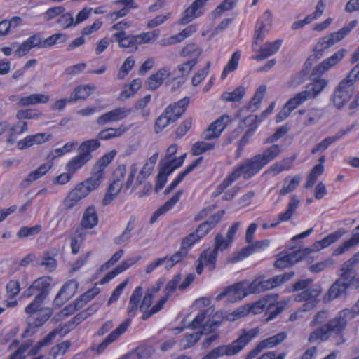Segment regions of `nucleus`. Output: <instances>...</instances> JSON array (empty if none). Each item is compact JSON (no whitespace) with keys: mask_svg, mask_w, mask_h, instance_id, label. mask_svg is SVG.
<instances>
[{"mask_svg":"<svg viewBox=\"0 0 359 359\" xmlns=\"http://www.w3.org/2000/svg\"><path fill=\"white\" fill-rule=\"evenodd\" d=\"M330 337V334L327 330V326L323 324L310 334L308 341L311 344L321 343L327 341Z\"/></svg>","mask_w":359,"mask_h":359,"instance_id":"obj_41","label":"nucleus"},{"mask_svg":"<svg viewBox=\"0 0 359 359\" xmlns=\"http://www.w3.org/2000/svg\"><path fill=\"white\" fill-rule=\"evenodd\" d=\"M41 229L42 226L40 224H36L31 227L22 226L19 229L18 232L17 233V236L20 238L34 236L39 234Z\"/></svg>","mask_w":359,"mask_h":359,"instance_id":"obj_60","label":"nucleus"},{"mask_svg":"<svg viewBox=\"0 0 359 359\" xmlns=\"http://www.w3.org/2000/svg\"><path fill=\"white\" fill-rule=\"evenodd\" d=\"M116 155V151H112L102 156L93 166V170L104 174V169L112 161Z\"/></svg>","mask_w":359,"mask_h":359,"instance_id":"obj_53","label":"nucleus"},{"mask_svg":"<svg viewBox=\"0 0 359 359\" xmlns=\"http://www.w3.org/2000/svg\"><path fill=\"white\" fill-rule=\"evenodd\" d=\"M250 282L247 280L235 283L227 287L217 297V300H221L228 297L229 300H241L249 294H251Z\"/></svg>","mask_w":359,"mask_h":359,"instance_id":"obj_7","label":"nucleus"},{"mask_svg":"<svg viewBox=\"0 0 359 359\" xmlns=\"http://www.w3.org/2000/svg\"><path fill=\"white\" fill-rule=\"evenodd\" d=\"M299 202L300 201L298 199L297 196L296 195H293L290 200L286 210L278 215V222L271 224L270 227H276L280 222L290 220L292 218V215L294 214L296 210L297 209L299 205Z\"/></svg>","mask_w":359,"mask_h":359,"instance_id":"obj_30","label":"nucleus"},{"mask_svg":"<svg viewBox=\"0 0 359 359\" xmlns=\"http://www.w3.org/2000/svg\"><path fill=\"white\" fill-rule=\"evenodd\" d=\"M203 158L200 157L195 160L191 164L186 168L185 170L182 171L177 177L171 182V184L165 189L164 194L165 195L170 194L178 184L184 179V177L192 172L202 161Z\"/></svg>","mask_w":359,"mask_h":359,"instance_id":"obj_33","label":"nucleus"},{"mask_svg":"<svg viewBox=\"0 0 359 359\" xmlns=\"http://www.w3.org/2000/svg\"><path fill=\"white\" fill-rule=\"evenodd\" d=\"M100 292L99 287H94L79 296L74 302L79 309L83 308L88 302L97 296Z\"/></svg>","mask_w":359,"mask_h":359,"instance_id":"obj_47","label":"nucleus"},{"mask_svg":"<svg viewBox=\"0 0 359 359\" xmlns=\"http://www.w3.org/2000/svg\"><path fill=\"white\" fill-rule=\"evenodd\" d=\"M258 327H255L244 332L234 341L229 345H222L205 355L202 359H217L226 355L231 356L239 353L259 333Z\"/></svg>","mask_w":359,"mask_h":359,"instance_id":"obj_2","label":"nucleus"},{"mask_svg":"<svg viewBox=\"0 0 359 359\" xmlns=\"http://www.w3.org/2000/svg\"><path fill=\"white\" fill-rule=\"evenodd\" d=\"M229 122V116H222L213 123L202 133V137L205 140H217L224 130L227 123Z\"/></svg>","mask_w":359,"mask_h":359,"instance_id":"obj_12","label":"nucleus"},{"mask_svg":"<svg viewBox=\"0 0 359 359\" xmlns=\"http://www.w3.org/2000/svg\"><path fill=\"white\" fill-rule=\"evenodd\" d=\"M133 112V109L118 107L100 116L97 119L99 126H104L113 122H118L126 118Z\"/></svg>","mask_w":359,"mask_h":359,"instance_id":"obj_11","label":"nucleus"},{"mask_svg":"<svg viewBox=\"0 0 359 359\" xmlns=\"http://www.w3.org/2000/svg\"><path fill=\"white\" fill-rule=\"evenodd\" d=\"M232 243V241H230V239L226 237L224 238L222 233H217L215 238V244L213 250H215L217 253L218 251H223L228 248Z\"/></svg>","mask_w":359,"mask_h":359,"instance_id":"obj_63","label":"nucleus"},{"mask_svg":"<svg viewBox=\"0 0 359 359\" xmlns=\"http://www.w3.org/2000/svg\"><path fill=\"white\" fill-rule=\"evenodd\" d=\"M346 50L341 49L334 53L330 57L324 60L318 65L313 71V74L322 75L332 67L338 64L345 55Z\"/></svg>","mask_w":359,"mask_h":359,"instance_id":"obj_18","label":"nucleus"},{"mask_svg":"<svg viewBox=\"0 0 359 359\" xmlns=\"http://www.w3.org/2000/svg\"><path fill=\"white\" fill-rule=\"evenodd\" d=\"M189 103V98L185 97L178 102L170 104L164 111L167 114V116H170L171 121L175 122L185 112Z\"/></svg>","mask_w":359,"mask_h":359,"instance_id":"obj_22","label":"nucleus"},{"mask_svg":"<svg viewBox=\"0 0 359 359\" xmlns=\"http://www.w3.org/2000/svg\"><path fill=\"white\" fill-rule=\"evenodd\" d=\"M78 286V283L75 280L72 279L65 283L60 291L65 296V299L68 300L76 293Z\"/></svg>","mask_w":359,"mask_h":359,"instance_id":"obj_57","label":"nucleus"},{"mask_svg":"<svg viewBox=\"0 0 359 359\" xmlns=\"http://www.w3.org/2000/svg\"><path fill=\"white\" fill-rule=\"evenodd\" d=\"M154 167L145 163L139 175L137 177L136 181L133 187V189H136L151 174Z\"/></svg>","mask_w":359,"mask_h":359,"instance_id":"obj_64","label":"nucleus"},{"mask_svg":"<svg viewBox=\"0 0 359 359\" xmlns=\"http://www.w3.org/2000/svg\"><path fill=\"white\" fill-rule=\"evenodd\" d=\"M128 128L121 125L118 128H107L100 131L97 135L99 140L107 141L122 136Z\"/></svg>","mask_w":359,"mask_h":359,"instance_id":"obj_36","label":"nucleus"},{"mask_svg":"<svg viewBox=\"0 0 359 359\" xmlns=\"http://www.w3.org/2000/svg\"><path fill=\"white\" fill-rule=\"evenodd\" d=\"M283 147L278 144H273L266 147L262 153L256 154L264 167L270 162L277 158L282 151Z\"/></svg>","mask_w":359,"mask_h":359,"instance_id":"obj_25","label":"nucleus"},{"mask_svg":"<svg viewBox=\"0 0 359 359\" xmlns=\"http://www.w3.org/2000/svg\"><path fill=\"white\" fill-rule=\"evenodd\" d=\"M301 177L299 176H294L290 181L288 182V178H285L284 184L282 189L280 190L279 194L281 196H285L296 189L299 184Z\"/></svg>","mask_w":359,"mask_h":359,"instance_id":"obj_59","label":"nucleus"},{"mask_svg":"<svg viewBox=\"0 0 359 359\" xmlns=\"http://www.w3.org/2000/svg\"><path fill=\"white\" fill-rule=\"evenodd\" d=\"M271 12L269 10H266L262 17L258 19L255 27L253 46L264 39L266 34L269 31L271 25Z\"/></svg>","mask_w":359,"mask_h":359,"instance_id":"obj_13","label":"nucleus"},{"mask_svg":"<svg viewBox=\"0 0 359 359\" xmlns=\"http://www.w3.org/2000/svg\"><path fill=\"white\" fill-rule=\"evenodd\" d=\"M204 6L200 1L195 0L183 13L179 22L185 25L204 14Z\"/></svg>","mask_w":359,"mask_h":359,"instance_id":"obj_20","label":"nucleus"},{"mask_svg":"<svg viewBox=\"0 0 359 359\" xmlns=\"http://www.w3.org/2000/svg\"><path fill=\"white\" fill-rule=\"evenodd\" d=\"M353 319L348 309H345L338 313V314L332 319L330 320L325 325L330 332L334 334H340L345 330L348 320Z\"/></svg>","mask_w":359,"mask_h":359,"instance_id":"obj_9","label":"nucleus"},{"mask_svg":"<svg viewBox=\"0 0 359 359\" xmlns=\"http://www.w3.org/2000/svg\"><path fill=\"white\" fill-rule=\"evenodd\" d=\"M182 190L177 191L175 195L168 201H166L163 205L157 209L150 218V223L154 224L156 222L157 219L162 215L165 214L168 211L170 210L176 203L180 201V198L182 194Z\"/></svg>","mask_w":359,"mask_h":359,"instance_id":"obj_32","label":"nucleus"},{"mask_svg":"<svg viewBox=\"0 0 359 359\" xmlns=\"http://www.w3.org/2000/svg\"><path fill=\"white\" fill-rule=\"evenodd\" d=\"M67 40V36L63 33H55L46 39H43V49L49 48L57 43H65Z\"/></svg>","mask_w":359,"mask_h":359,"instance_id":"obj_56","label":"nucleus"},{"mask_svg":"<svg viewBox=\"0 0 359 359\" xmlns=\"http://www.w3.org/2000/svg\"><path fill=\"white\" fill-rule=\"evenodd\" d=\"M53 311L50 308H44L36 313L31 318L27 319L29 326L39 327L42 326L52 316Z\"/></svg>","mask_w":359,"mask_h":359,"instance_id":"obj_37","label":"nucleus"},{"mask_svg":"<svg viewBox=\"0 0 359 359\" xmlns=\"http://www.w3.org/2000/svg\"><path fill=\"white\" fill-rule=\"evenodd\" d=\"M89 194L90 192L84 184L80 183L69 193L67 197L64 200V206L67 210H70Z\"/></svg>","mask_w":359,"mask_h":359,"instance_id":"obj_16","label":"nucleus"},{"mask_svg":"<svg viewBox=\"0 0 359 359\" xmlns=\"http://www.w3.org/2000/svg\"><path fill=\"white\" fill-rule=\"evenodd\" d=\"M287 334L285 332H281L277 334L261 341L259 343L264 349L270 348L281 344L287 339Z\"/></svg>","mask_w":359,"mask_h":359,"instance_id":"obj_48","label":"nucleus"},{"mask_svg":"<svg viewBox=\"0 0 359 359\" xmlns=\"http://www.w3.org/2000/svg\"><path fill=\"white\" fill-rule=\"evenodd\" d=\"M241 58V52L239 50L235 51L231 59L228 61L227 64L224 67L222 74H221V79L224 80L227 75L235 71L238 65V62Z\"/></svg>","mask_w":359,"mask_h":359,"instance_id":"obj_49","label":"nucleus"},{"mask_svg":"<svg viewBox=\"0 0 359 359\" xmlns=\"http://www.w3.org/2000/svg\"><path fill=\"white\" fill-rule=\"evenodd\" d=\"M341 271L340 276L350 283L359 275V251L341 265Z\"/></svg>","mask_w":359,"mask_h":359,"instance_id":"obj_14","label":"nucleus"},{"mask_svg":"<svg viewBox=\"0 0 359 359\" xmlns=\"http://www.w3.org/2000/svg\"><path fill=\"white\" fill-rule=\"evenodd\" d=\"M351 283L340 276L330 287L325 299L328 301L336 299L344 294Z\"/></svg>","mask_w":359,"mask_h":359,"instance_id":"obj_27","label":"nucleus"},{"mask_svg":"<svg viewBox=\"0 0 359 359\" xmlns=\"http://www.w3.org/2000/svg\"><path fill=\"white\" fill-rule=\"evenodd\" d=\"M142 295V288L137 287L133 292L127 308L128 318L119 325V326L112 331L106 339L100 343L97 347V353H101L111 343L115 341L121 334H123L131 323L132 318H134L137 311V306L140 298Z\"/></svg>","mask_w":359,"mask_h":359,"instance_id":"obj_1","label":"nucleus"},{"mask_svg":"<svg viewBox=\"0 0 359 359\" xmlns=\"http://www.w3.org/2000/svg\"><path fill=\"white\" fill-rule=\"evenodd\" d=\"M103 178L104 174L93 170L92 176L83 183L90 193L101 184Z\"/></svg>","mask_w":359,"mask_h":359,"instance_id":"obj_52","label":"nucleus"},{"mask_svg":"<svg viewBox=\"0 0 359 359\" xmlns=\"http://www.w3.org/2000/svg\"><path fill=\"white\" fill-rule=\"evenodd\" d=\"M44 300L45 299L43 298L42 296L36 295L34 299L25 307V311L29 315L28 319L31 318L36 313L45 308L42 306Z\"/></svg>","mask_w":359,"mask_h":359,"instance_id":"obj_54","label":"nucleus"},{"mask_svg":"<svg viewBox=\"0 0 359 359\" xmlns=\"http://www.w3.org/2000/svg\"><path fill=\"white\" fill-rule=\"evenodd\" d=\"M345 233L344 229H339L337 231L327 235L320 241L315 242L311 246L312 251H319L325 248L332 243L337 242Z\"/></svg>","mask_w":359,"mask_h":359,"instance_id":"obj_29","label":"nucleus"},{"mask_svg":"<svg viewBox=\"0 0 359 359\" xmlns=\"http://www.w3.org/2000/svg\"><path fill=\"white\" fill-rule=\"evenodd\" d=\"M43 49V37L41 33H36L27 38L15 51L18 57L25 55L32 48Z\"/></svg>","mask_w":359,"mask_h":359,"instance_id":"obj_17","label":"nucleus"},{"mask_svg":"<svg viewBox=\"0 0 359 359\" xmlns=\"http://www.w3.org/2000/svg\"><path fill=\"white\" fill-rule=\"evenodd\" d=\"M306 100H308V98L306 97V94L302 91L297 93L294 97L290 99L285 103V105L291 111H292Z\"/></svg>","mask_w":359,"mask_h":359,"instance_id":"obj_62","label":"nucleus"},{"mask_svg":"<svg viewBox=\"0 0 359 359\" xmlns=\"http://www.w3.org/2000/svg\"><path fill=\"white\" fill-rule=\"evenodd\" d=\"M278 280V278L274 279L273 277L267 280L258 277L250 283V292L252 294H258L273 289L277 287L276 283Z\"/></svg>","mask_w":359,"mask_h":359,"instance_id":"obj_23","label":"nucleus"},{"mask_svg":"<svg viewBox=\"0 0 359 359\" xmlns=\"http://www.w3.org/2000/svg\"><path fill=\"white\" fill-rule=\"evenodd\" d=\"M350 129L342 130L339 131L334 136H329L319 142L315 147H313L311 150V153L313 154L317 153H322L325 151L330 145L338 141L340 138H341L344 135H345L348 132H349Z\"/></svg>","mask_w":359,"mask_h":359,"instance_id":"obj_35","label":"nucleus"},{"mask_svg":"<svg viewBox=\"0 0 359 359\" xmlns=\"http://www.w3.org/2000/svg\"><path fill=\"white\" fill-rule=\"evenodd\" d=\"M170 69L163 67L155 74H151L147 79V86L149 90H156L159 88L163 81L170 76Z\"/></svg>","mask_w":359,"mask_h":359,"instance_id":"obj_31","label":"nucleus"},{"mask_svg":"<svg viewBox=\"0 0 359 359\" xmlns=\"http://www.w3.org/2000/svg\"><path fill=\"white\" fill-rule=\"evenodd\" d=\"M51 281L52 278L50 276H43L34 281L32 287L39 292V294L36 296H42L43 298L46 299L49 293Z\"/></svg>","mask_w":359,"mask_h":359,"instance_id":"obj_43","label":"nucleus"},{"mask_svg":"<svg viewBox=\"0 0 359 359\" xmlns=\"http://www.w3.org/2000/svg\"><path fill=\"white\" fill-rule=\"evenodd\" d=\"M142 259L140 255L135 257H130L123 260L120 264H118L114 269L108 272L100 280V284H105L109 280L115 278L119 273L127 270L128 268L132 266L133 264L137 263Z\"/></svg>","mask_w":359,"mask_h":359,"instance_id":"obj_21","label":"nucleus"},{"mask_svg":"<svg viewBox=\"0 0 359 359\" xmlns=\"http://www.w3.org/2000/svg\"><path fill=\"white\" fill-rule=\"evenodd\" d=\"M202 53L201 49L195 44H189L186 46L181 52V55L187 57L188 61H194L197 64L198 59Z\"/></svg>","mask_w":359,"mask_h":359,"instance_id":"obj_46","label":"nucleus"},{"mask_svg":"<svg viewBox=\"0 0 359 359\" xmlns=\"http://www.w3.org/2000/svg\"><path fill=\"white\" fill-rule=\"evenodd\" d=\"M98 224V215L95 205L87 207L80 222L81 226L86 229H91Z\"/></svg>","mask_w":359,"mask_h":359,"instance_id":"obj_26","label":"nucleus"},{"mask_svg":"<svg viewBox=\"0 0 359 359\" xmlns=\"http://www.w3.org/2000/svg\"><path fill=\"white\" fill-rule=\"evenodd\" d=\"M135 216H130L129 221L127 224V226L124 231L122 232V233L116 237L114 240V243L116 245H122V244H127L129 241L130 240L132 236H133V231L135 229Z\"/></svg>","mask_w":359,"mask_h":359,"instance_id":"obj_39","label":"nucleus"},{"mask_svg":"<svg viewBox=\"0 0 359 359\" xmlns=\"http://www.w3.org/2000/svg\"><path fill=\"white\" fill-rule=\"evenodd\" d=\"M357 24V20H352L339 31L321 38L314 48V51L316 53L317 57H321L325 50L341 41Z\"/></svg>","mask_w":359,"mask_h":359,"instance_id":"obj_3","label":"nucleus"},{"mask_svg":"<svg viewBox=\"0 0 359 359\" xmlns=\"http://www.w3.org/2000/svg\"><path fill=\"white\" fill-rule=\"evenodd\" d=\"M320 290L318 288L309 287L296 295L294 300L298 302H304L300 308L303 312H306L314 309L318 303V297Z\"/></svg>","mask_w":359,"mask_h":359,"instance_id":"obj_10","label":"nucleus"},{"mask_svg":"<svg viewBox=\"0 0 359 359\" xmlns=\"http://www.w3.org/2000/svg\"><path fill=\"white\" fill-rule=\"evenodd\" d=\"M56 330H53L48 334L43 339L39 341L29 351V355H36L43 347L47 346L50 344L57 335Z\"/></svg>","mask_w":359,"mask_h":359,"instance_id":"obj_50","label":"nucleus"},{"mask_svg":"<svg viewBox=\"0 0 359 359\" xmlns=\"http://www.w3.org/2000/svg\"><path fill=\"white\" fill-rule=\"evenodd\" d=\"M126 174V166L125 165H120L116 168L113 174V182L110 184L108 191L102 199L104 205H109L118 194L123 187Z\"/></svg>","mask_w":359,"mask_h":359,"instance_id":"obj_6","label":"nucleus"},{"mask_svg":"<svg viewBox=\"0 0 359 359\" xmlns=\"http://www.w3.org/2000/svg\"><path fill=\"white\" fill-rule=\"evenodd\" d=\"M327 85V81L325 79L314 80L306 86L305 90H303V92L306 94L308 100L315 98L323 90Z\"/></svg>","mask_w":359,"mask_h":359,"instance_id":"obj_34","label":"nucleus"},{"mask_svg":"<svg viewBox=\"0 0 359 359\" xmlns=\"http://www.w3.org/2000/svg\"><path fill=\"white\" fill-rule=\"evenodd\" d=\"M100 147V142L98 139H90L83 142L79 147V152L83 156L88 157V160L93 158L92 152L97 150Z\"/></svg>","mask_w":359,"mask_h":359,"instance_id":"obj_38","label":"nucleus"},{"mask_svg":"<svg viewBox=\"0 0 359 359\" xmlns=\"http://www.w3.org/2000/svg\"><path fill=\"white\" fill-rule=\"evenodd\" d=\"M264 165L261 162L257 155L252 158H247L241 162L233 171V175L238 180L243 177L245 180H248L256 175Z\"/></svg>","mask_w":359,"mask_h":359,"instance_id":"obj_5","label":"nucleus"},{"mask_svg":"<svg viewBox=\"0 0 359 359\" xmlns=\"http://www.w3.org/2000/svg\"><path fill=\"white\" fill-rule=\"evenodd\" d=\"M245 94V88L243 86L236 88L232 92L223 93L222 97L226 102H239Z\"/></svg>","mask_w":359,"mask_h":359,"instance_id":"obj_55","label":"nucleus"},{"mask_svg":"<svg viewBox=\"0 0 359 359\" xmlns=\"http://www.w3.org/2000/svg\"><path fill=\"white\" fill-rule=\"evenodd\" d=\"M163 285V283L158 280L156 285H154L147 290V292L141 302V298H140V302L137 306V308H140V310L143 313V314H145L147 312H149V308L151 306V304L153 302V299L155 297V295L159 292L161 290V287ZM138 287L142 288V295L143 294V288L141 286H138ZM137 288V287H136Z\"/></svg>","mask_w":359,"mask_h":359,"instance_id":"obj_19","label":"nucleus"},{"mask_svg":"<svg viewBox=\"0 0 359 359\" xmlns=\"http://www.w3.org/2000/svg\"><path fill=\"white\" fill-rule=\"evenodd\" d=\"M215 147V142H208L205 141H198L192 147V153L194 155H200L206 151L212 150Z\"/></svg>","mask_w":359,"mask_h":359,"instance_id":"obj_58","label":"nucleus"},{"mask_svg":"<svg viewBox=\"0 0 359 359\" xmlns=\"http://www.w3.org/2000/svg\"><path fill=\"white\" fill-rule=\"evenodd\" d=\"M219 325V321H212L211 320H208L203 326V330L201 332H196L187 336V344H184V348L187 349L194 346L200 339L203 334H207L212 332L215 327H218Z\"/></svg>","mask_w":359,"mask_h":359,"instance_id":"obj_24","label":"nucleus"},{"mask_svg":"<svg viewBox=\"0 0 359 359\" xmlns=\"http://www.w3.org/2000/svg\"><path fill=\"white\" fill-rule=\"evenodd\" d=\"M188 254L187 250H184L182 248L177 251L174 255H172L170 257H164L161 258H158L156 260L151 262L149 264L147 265L146 268V273H150L155 269L161 266L163 264H165V269H170L172 268L175 265L180 262L185 257H187Z\"/></svg>","mask_w":359,"mask_h":359,"instance_id":"obj_8","label":"nucleus"},{"mask_svg":"<svg viewBox=\"0 0 359 359\" xmlns=\"http://www.w3.org/2000/svg\"><path fill=\"white\" fill-rule=\"evenodd\" d=\"M95 87L90 85H80L77 86L69 96V102H76L79 100H85L88 97Z\"/></svg>","mask_w":359,"mask_h":359,"instance_id":"obj_40","label":"nucleus"},{"mask_svg":"<svg viewBox=\"0 0 359 359\" xmlns=\"http://www.w3.org/2000/svg\"><path fill=\"white\" fill-rule=\"evenodd\" d=\"M266 92V86H260L256 90L250 102L246 106V108L251 111H255L259 108V104H261L262 100L264 99Z\"/></svg>","mask_w":359,"mask_h":359,"instance_id":"obj_45","label":"nucleus"},{"mask_svg":"<svg viewBox=\"0 0 359 359\" xmlns=\"http://www.w3.org/2000/svg\"><path fill=\"white\" fill-rule=\"evenodd\" d=\"M217 255L218 253L215 250L209 248L203 251L198 258L208 270L213 271L215 269Z\"/></svg>","mask_w":359,"mask_h":359,"instance_id":"obj_44","label":"nucleus"},{"mask_svg":"<svg viewBox=\"0 0 359 359\" xmlns=\"http://www.w3.org/2000/svg\"><path fill=\"white\" fill-rule=\"evenodd\" d=\"M324 166L321 164L316 165L311 170L310 174L308 176L307 182L305 187H311L316 182L318 177L323 173Z\"/></svg>","mask_w":359,"mask_h":359,"instance_id":"obj_61","label":"nucleus"},{"mask_svg":"<svg viewBox=\"0 0 359 359\" xmlns=\"http://www.w3.org/2000/svg\"><path fill=\"white\" fill-rule=\"evenodd\" d=\"M283 44L282 39H277L272 42H266L259 51V53L254 56L256 60H263L276 54Z\"/></svg>","mask_w":359,"mask_h":359,"instance_id":"obj_28","label":"nucleus"},{"mask_svg":"<svg viewBox=\"0 0 359 359\" xmlns=\"http://www.w3.org/2000/svg\"><path fill=\"white\" fill-rule=\"evenodd\" d=\"M52 168V165L48 163L41 165L38 169L31 172L24 182L28 184L32 183L46 175Z\"/></svg>","mask_w":359,"mask_h":359,"instance_id":"obj_51","label":"nucleus"},{"mask_svg":"<svg viewBox=\"0 0 359 359\" xmlns=\"http://www.w3.org/2000/svg\"><path fill=\"white\" fill-rule=\"evenodd\" d=\"M112 42H116L122 48L128 49L130 53L138 49V43L136 35L126 34V32H116L111 35Z\"/></svg>","mask_w":359,"mask_h":359,"instance_id":"obj_15","label":"nucleus"},{"mask_svg":"<svg viewBox=\"0 0 359 359\" xmlns=\"http://www.w3.org/2000/svg\"><path fill=\"white\" fill-rule=\"evenodd\" d=\"M89 160L88 157L83 156L79 152V154L72 158L66 164L65 169L72 175H74L76 171L83 167Z\"/></svg>","mask_w":359,"mask_h":359,"instance_id":"obj_42","label":"nucleus"},{"mask_svg":"<svg viewBox=\"0 0 359 359\" xmlns=\"http://www.w3.org/2000/svg\"><path fill=\"white\" fill-rule=\"evenodd\" d=\"M349 74L343 79L337 88L334 90L332 95L334 105L337 109H341L350 100L354 93L353 84L355 82Z\"/></svg>","mask_w":359,"mask_h":359,"instance_id":"obj_4","label":"nucleus"}]
</instances>
